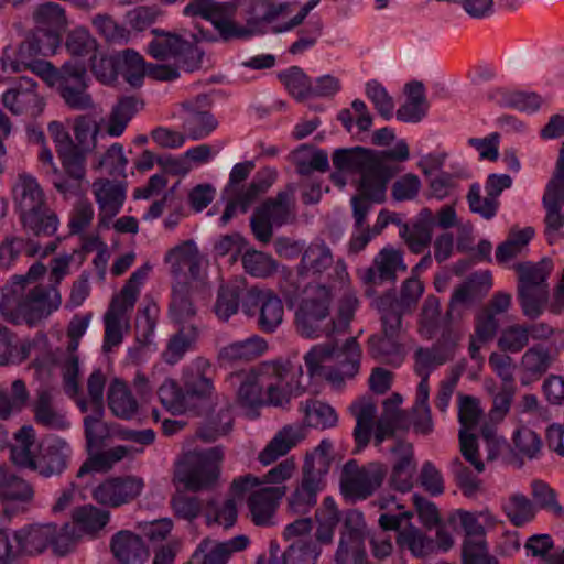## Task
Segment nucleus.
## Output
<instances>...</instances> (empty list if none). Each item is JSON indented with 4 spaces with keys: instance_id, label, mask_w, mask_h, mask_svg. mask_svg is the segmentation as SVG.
<instances>
[{
    "instance_id": "f257e3e1",
    "label": "nucleus",
    "mask_w": 564,
    "mask_h": 564,
    "mask_svg": "<svg viewBox=\"0 0 564 564\" xmlns=\"http://www.w3.org/2000/svg\"><path fill=\"white\" fill-rule=\"evenodd\" d=\"M105 381L100 369L94 371L88 378V398L77 401L83 412L91 411L84 420L88 458L78 470L77 479L79 486L91 487L93 498L101 505L106 501V425L102 422Z\"/></svg>"
},
{
    "instance_id": "f03ea898",
    "label": "nucleus",
    "mask_w": 564,
    "mask_h": 564,
    "mask_svg": "<svg viewBox=\"0 0 564 564\" xmlns=\"http://www.w3.org/2000/svg\"><path fill=\"white\" fill-rule=\"evenodd\" d=\"M45 270L44 264L37 262L26 275L14 276L0 289V312L6 319L33 325L61 306L62 297L55 286L45 289L36 283Z\"/></svg>"
},
{
    "instance_id": "7ed1b4c3",
    "label": "nucleus",
    "mask_w": 564,
    "mask_h": 564,
    "mask_svg": "<svg viewBox=\"0 0 564 564\" xmlns=\"http://www.w3.org/2000/svg\"><path fill=\"white\" fill-rule=\"evenodd\" d=\"M409 156L408 143L399 140L393 148L381 151L360 147L338 149L333 154V164L339 171L358 173V188H362L364 193L375 200H381L383 184H388L399 172L398 166L391 161L404 162Z\"/></svg>"
},
{
    "instance_id": "20e7f679",
    "label": "nucleus",
    "mask_w": 564,
    "mask_h": 564,
    "mask_svg": "<svg viewBox=\"0 0 564 564\" xmlns=\"http://www.w3.org/2000/svg\"><path fill=\"white\" fill-rule=\"evenodd\" d=\"M403 398L399 393H393L383 401V411L378 421L373 422L377 405L370 397H362L349 406L351 415L356 420L354 429V438L356 451L364 449L370 442L373 431L376 446L391 437L395 430L402 426L404 413L400 410Z\"/></svg>"
},
{
    "instance_id": "39448f33",
    "label": "nucleus",
    "mask_w": 564,
    "mask_h": 564,
    "mask_svg": "<svg viewBox=\"0 0 564 564\" xmlns=\"http://www.w3.org/2000/svg\"><path fill=\"white\" fill-rule=\"evenodd\" d=\"M34 440L35 433L30 425L17 432L11 447L12 462L21 467L37 470L46 477L62 473L72 456V448L66 441L47 437L39 446V454H35L37 447Z\"/></svg>"
},
{
    "instance_id": "423d86ee",
    "label": "nucleus",
    "mask_w": 564,
    "mask_h": 564,
    "mask_svg": "<svg viewBox=\"0 0 564 564\" xmlns=\"http://www.w3.org/2000/svg\"><path fill=\"white\" fill-rule=\"evenodd\" d=\"M332 452V442L322 440L305 455L301 478L286 500L289 510L305 514L316 505L318 494L326 487V477L333 463Z\"/></svg>"
},
{
    "instance_id": "0eeeda50",
    "label": "nucleus",
    "mask_w": 564,
    "mask_h": 564,
    "mask_svg": "<svg viewBox=\"0 0 564 564\" xmlns=\"http://www.w3.org/2000/svg\"><path fill=\"white\" fill-rule=\"evenodd\" d=\"M335 294L325 283H310L303 291L295 311V327L305 338H318L335 332L336 321L330 317Z\"/></svg>"
},
{
    "instance_id": "6e6552de",
    "label": "nucleus",
    "mask_w": 564,
    "mask_h": 564,
    "mask_svg": "<svg viewBox=\"0 0 564 564\" xmlns=\"http://www.w3.org/2000/svg\"><path fill=\"white\" fill-rule=\"evenodd\" d=\"M361 349L355 338L346 340L343 347L333 343L315 345L305 355L304 360L311 376L325 373L333 383H340L345 379L354 378L360 366Z\"/></svg>"
},
{
    "instance_id": "1a4fd4ad",
    "label": "nucleus",
    "mask_w": 564,
    "mask_h": 564,
    "mask_svg": "<svg viewBox=\"0 0 564 564\" xmlns=\"http://www.w3.org/2000/svg\"><path fill=\"white\" fill-rule=\"evenodd\" d=\"M47 130L67 173L76 180L82 177L85 156L96 149L97 126L84 118L76 120L74 127L76 145H74L68 130L62 122L52 121Z\"/></svg>"
},
{
    "instance_id": "9d476101",
    "label": "nucleus",
    "mask_w": 564,
    "mask_h": 564,
    "mask_svg": "<svg viewBox=\"0 0 564 564\" xmlns=\"http://www.w3.org/2000/svg\"><path fill=\"white\" fill-rule=\"evenodd\" d=\"M24 228L35 237H51L58 227L57 217L44 207V196L36 180L21 174L13 187Z\"/></svg>"
},
{
    "instance_id": "9b49d317",
    "label": "nucleus",
    "mask_w": 564,
    "mask_h": 564,
    "mask_svg": "<svg viewBox=\"0 0 564 564\" xmlns=\"http://www.w3.org/2000/svg\"><path fill=\"white\" fill-rule=\"evenodd\" d=\"M151 267L144 264L128 279L121 291L112 297L108 308V350L122 343L130 330V318L140 294V285L149 274Z\"/></svg>"
},
{
    "instance_id": "f8f14e48",
    "label": "nucleus",
    "mask_w": 564,
    "mask_h": 564,
    "mask_svg": "<svg viewBox=\"0 0 564 564\" xmlns=\"http://www.w3.org/2000/svg\"><path fill=\"white\" fill-rule=\"evenodd\" d=\"M223 456L218 447L189 452L176 465L175 479L192 491L210 488L219 476Z\"/></svg>"
},
{
    "instance_id": "ddd939ff",
    "label": "nucleus",
    "mask_w": 564,
    "mask_h": 564,
    "mask_svg": "<svg viewBox=\"0 0 564 564\" xmlns=\"http://www.w3.org/2000/svg\"><path fill=\"white\" fill-rule=\"evenodd\" d=\"M519 285L518 296L523 314L529 318H536L543 312L549 297L546 280L552 270L551 261L542 260L538 263L518 265Z\"/></svg>"
},
{
    "instance_id": "4468645a",
    "label": "nucleus",
    "mask_w": 564,
    "mask_h": 564,
    "mask_svg": "<svg viewBox=\"0 0 564 564\" xmlns=\"http://www.w3.org/2000/svg\"><path fill=\"white\" fill-rule=\"evenodd\" d=\"M154 39L149 42L147 53L158 61H175L186 72H194L202 65L203 52L193 42L184 36L153 29Z\"/></svg>"
},
{
    "instance_id": "2eb2a0df",
    "label": "nucleus",
    "mask_w": 564,
    "mask_h": 564,
    "mask_svg": "<svg viewBox=\"0 0 564 564\" xmlns=\"http://www.w3.org/2000/svg\"><path fill=\"white\" fill-rule=\"evenodd\" d=\"M386 475L387 469L380 463L359 465L349 460L343 467L340 492L350 502L366 500L381 487Z\"/></svg>"
},
{
    "instance_id": "dca6fc26",
    "label": "nucleus",
    "mask_w": 564,
    "mask_h": 564,
    "mask_svg": "<svg viewBox=\"0 0 564 564\" xmlns=\"http://www.w3.org/2000/svg\"><path fill=\"white\" fill-rule=\"evenodd\" d=\"M21 549L29 554H40L51 547L55 554H67L75 544L70 525L58 528L55 524H35L19 531Z\"/></svg>"
},
{
    "instance_id": "f3484780",
    "label": "nucleus",
    "mask_w": 564,
    "mask_h": 564,
    "mask_svg": "<svg viewBox=\"0 0 564 564\" xmlns=\"http://www.w3.org/2000/svg\"><path fill=\"white\" fill-rule=\"evenodd\" d=\"M242 308L248 316L257 315V326L267 334L274 333L283 322L284 305L269 289H249Z\"/></svg>"
},
{
    "instance_id": "a211bd4d",
    "label": "nucleus",
    "mask_w": 564,
    "mask_h": 564,
    "mask_svg": "<svg viewBox=\"0 0 564 564\" xmlns=\"http://www.w3.org/2000/svg\"><path fill=\"white\" fill-rule=\"evenodd\" d=\"M564 203V142L560 149L555 171L549 181L544 195L543 205L546 209L545 235L550 243L557 240L562 234L563 217L561 214Z\"/></svg>"
},
{
    "instance_id": "6ab92c4d",
    "label": "nucleus",
    "mask_w": 564,
    "mask_h": 564,
    "mask_svg": "<svg viewBox=\"0 0 564 564\" xmlns=\"http://www.w3.org/2000/svg\"><path fill=\"white\" fill-rule=\"evenodd\" d=\"M481 416L479 401L470 395H459L458 419L460 423L459 444L460 452L466 462L476 468L478 473L485 470V464L479 458L476 436L470 433L476 427Z\"/></svg>"
},
{
    "instance_id": "aec40b11",
    "label": "nucleus",
    "mask_w": 564,
    "mask_h": 564,
    "mask_svg": "<svg viewBox=\"0 0 564 564\" xmlns=\"http://www.w3.org/2000/svg\"><path fill=\"white\" fill-rule=\"evenodd\" d=\"M405 271L406 264L402 252L392 247H384L375 256L371 265L359 270L358 275L360 281L369 286L366 290V295L372 296L373 286L382 285L386 282L394 283L398 273Z\"/></svg>"
},
{
    "instance_id": "412c9836",
    "label": "nucleus",
    "mask_w": 564,
    "mask_h": 564,
    "mask_svg": "<svg viewBox=\"0 0 564 564\" xmlns=\"http://www.w3.org/2000/svg\"><path fill=\"white\" fill-rule=\"evenodd\" d=\"M276 174L272 170H264L253 177L247 186H238L230 193H225L228 203L220 217L221 225H226L238 213L245 214L260 195L265 193L274 183Z\"/></svg>"
},
{
    "instance_id": "4be33fe9",
    "label": "nucleus",
    "mask_w": 564,
    "mask_h": 564,
    "mask_svg": "<svg viewBox=\"0 0 564 564\" xmlns=\"http://www.w3.org/2000/svg\"><path fill=\"white\" fill-rule=\"evenodd\" d=\"M383 335L369 341L370 354L382 361L399 365L402 361V322L397 315L381 314Z\"/></svg>"
},
{
    "instance_id": "5701e85b",
    "label": "nucleus",
    "mask_w": 564,
    "mask_h": 564,
    "mask_svg": "<svg viewBox=\"0 0 564 564\" xmlns=\"http://www.w3.org/2000/svg\"><path fill=\"white\" fill-rule=\"evenodd\" d=\"M67 52L76 58L83 59L78 64L89 65L98 80H106V55L98 47L96 40L84 28H76L69 32L66 39Z\"/></svg>"
},
{
    "instance_id": "b1692460",
    "label": "nucleus",
    "mask_w": 564,
    "mask_h": 564,
    "mask_svg": "<svg viewBox=\"0 0 564 564\" xmlns=\"http://www.w3.org/2000/svg\"><path fill=\"white\" fill-rule=\"evenodd\" d=\"M296 471V463L293 457L280 462L268 470L262 477L247 474L235 478L230 485L234 496L241 498L246 492L262 487H286L285 482L292 479Z\"/></svg>"
},
{
    "instance_id": "393cba45",
    "label": "nucleus",
    "mask_w": 564,
    "mask_h": 564,
    "mask_svg": "<svg viewBox=\"0 0 564 564\" xmlns=\"http://www.w3.org/2000/svg\"><path fill=\"white\" fill-rule=\"evenodd\" d=\"M286 491L288 487L259 486L246 492L245 495H248L247 506L252 522L260 527L272 525L279 503Z\"/></svg>"
},
{
    "instance_id": "a878e982",
    "label": "nucleus",
    "mask_w": 564,
    "mask_h": 564,
    "mask_svg": "<svg viewBox=\"0 0 564 564\" xmlns=\"http://www.w3.org/2000/svg\"><path fill=\"white\" fill-rule=\"evenodd\" d=\"M424 288L422 282L412 276L406 279L400 291V297H395L392 292H387L375 300V306L380 314L397 315L402 322V315L411 313L423 294Z\"/></svg>"
},
{
    "instance_id": "bb28decb",
    "label": "nucleus",
    "mask_w": 564,
    "mask_h": 564,
    "mask_svg": "<svg viewBox=\"0 0 564 564\" xmlns=\"http://www.w3.org/2000/svg\"><path fill=\"white\" fill-rule=\"evenodd\" d=\"M248 544L246 535H237L224 542L206 538L197 545L189 564H227L234 553L245 550Z\"/></svg>"
},
{
    "instance_id": "cd10ccee",
    "label": "nucleus",
    "mask_w": 564,
    "mask_h": 564,
    "mask_svg": "<svg viewBox=\"0 0 564 564\" xmlns=\"http://www.w3.org/2000/svg\"><path fill=\"white\" fill-rule=\"evenodd\" d=\"M86 65L74 61L64 64V78L57 89L65 102L75 109H87L93 102L85 93Z\"/></svg>"
},
{
    "instance_id": "c85d7f7f",
    "label": "nucleus",
    "mask_w": 564,
    "mask_h": 564,
    "mask_svg": "<svg viewBox=\"0 0 564 564\" xmlns=\"http://www.w3.org/2000/svg\"><path fill=\"white\" fill-rule=\"evenodd\" d=\"M159 318V307L155 304L148 305L137 319L135 346L129 348L128 355L132 362L144 360L156 350L154 330Z\"/></svg>"
},
{
    "instance_id": "c756f323",
    "label": "nucleus",
    "mask_w": 564,
    "mask_h": 564,
    "mask_svg": "<svg viewBox=\"0 0 564 564\" xmlns=\"http://www.w3.org/2000/svg\"><path fill=\"white\" fill-rule=\"evenodd\" d=\"M306 437V429L300 424L285 425L279 430L272 440L259 453L258 460L269 466L280 457L285 456Z\"/></svg>"
},
{
    "instance_id": "7c9ffc66",
    "label": "nucleus",
    "mask_w": 564,
    "mask_h": 564,
    "mask_svg": "<svg viewBox=\"0 0 564 564\" xmlns=\"http://www.w3.org/2000/svg\"><path fill=\"white\" fill-rule=\"evenodd\" d=\"M165 262L170 264L171 272L175 276L188 275L192 280L202 278L203 257L192 240L169 250Z\"/></svg>"
},
{
    "instance_id": "2f4dec72",
    "label": "nucleus",
    "mask_w": 564,
    "mask_h": 564,
    "mask_svg": "<svg viewBox=\"0 0 564 564\" xmlns=\"http://www.w3.org/2000/svg\"><path fill=\"white\" fill-rule=\"evenodd\" d=\"M2 102L13 113L36 115L42 110V99L36 91V84L26 77L21 78L2 95Z\"/></svg>"
},
{
    "instance_id": "473e14b6",
    "label": "nucleus",
    "mask_w": 564,
    "mask_h": 564,
    "mask_svg": "<svg viewBox=\"0 0 564 564\" xmlns=\"http://www.w3.org/2000/svg\"><path fill=\"white\" fill-rule=\"evenodd\" d=\"M334 263L330 247L323 239H314L303 250L296 271L300 276L316 278L324 274Z\"/></svg>"
},
{
    "instance_id": "72a5a7b5",
    "label": "nucleus",
    "mask_w": 564,
    "mask_h": 564,
    "mask_svg": "<svg viewBox=\"0 0 564 564\" xmlns=\"http://www.w3.org/2000/svg\"><path fill=\"white\" fill-rule=\"evenodd\" d=\"M226 381L232 387L239 384L237 401L241 406L256 408L265 403L262 394V387L265 383L263 375L253 370L237 371L231 372Z\"/></svg>"
},
{
    "instance_id": "f704fd0d",
    "label": "nucleus",
    "mask_w": 564,
    "mask_h": 564,
    "mask_svg": "<svg viewBox=\"0 0 564 564\" xmlns=\"http://www.w3.org/2000/svg\"><path fill=\"white\" fill-rule=\"evenodd\" d=\"M111 552L117 564H144L149 557L142 539L129 531H121L112 538Z\"/></svg>"
},
{
    "instance_id": "c9c22d12",
    "label": "nucleus",
    "mask_w": 564,
    "mask_h": 564,
    "mask_svg": "<svg viewBox=\"0 0 564 564\" xmlns=\"http://www.w3.org/2000/svg\"><path fill=\"white\" fill-rule=\"evenodd\" d=\"M267 349V340L258 335H252L243 340L224 346L218 352V359L223 365L247 362L259 358Z\"/></svg>"
},
{
    "instance_id": "e433bc0d",
    "label": "nucleus",
    "mask_w": 564,
    "mask_h": 564,
    "mask_svg": "<svg viewBox=\"0 0 564 564\" xmlns=\"http://www.w3.org/2000/svg\"><path fill=\"white\" fill-rule=\"evenodd\" d=\"M110 63L115 74L122 76L129 85L133 87L142 85L148 63L139 52L126 48L112 55Z\"/></svg>"
},
{
    "instance_id": "4c0bfd02",
    "label": "nucleus",
    "mask_w": 564,
    "mask_h": 564,
    "mask_svg": "<svg viewBox=\"0 0 564 564\" xmlns=\"http://www.w3.org/2000/svg\"><path fill=\"white\" fill-rule=\"evenodd\" d=\"M392 452L398 455V459L391 471L390 486L400 492H408L413 487V477L416 469L412 446L399 443L392 448Z\"/></svg>"
},
{
    "instance_id": "58836bf2",
    "label": "nucleus",
    "mask_w": 564,
    "mask_h": 564,
    "mask_svg": "<svg viewBox=\"0 0 564 564\" xmlns=\"http://www.w3.org/2000/svg\"><path fill=\"white\" fill-rule=\"evenodd\" d=\"M210 364L205 358H196L183 369L182 382L186 395L207 398L214 391L212 379L207 377Z\"/></svg>"
},
{
    "instance_id": "ea45409f",
    "label": "nucleus",
    "mask_w": 564,
    "mask_h": 564,
    "mask_svg": "<svg viewBox=\"0 0 564 564\" xmlns=\"http://www.w3.org/2000/svg\"><path fill=\"white\" fill-rule=\"evenodd\" d=\"M406 100L397 110V118L400 121L416 123L420 122L429 110L425 88L421 82H411L405 85Z\"/></svg>"
},
{
    "instance_id": "a19ab883",
    "label": "nucleus",
    "mask_w": 564,
    "mask_h": 564,
    "mask_svg": "<svg viewBox=\"0 0 564 564\" xmlns=\"http://www.w3.org/2000/svg\"><path fill=\"white\" fill-rule=\"evenodd\" d=\"M40 53L32 37L25 40L19 45H8L1 54V67L3 72L20 73L36 59Z\"/></svg>"
},
{
    "instance_id": "79ce46f5",
    "label": "nucleus",
    "mask_w": 564,
    "mask_h": 564,
    "mask_svg": "<svg viewBox=\"0 0 564 564\" xmlns=\"http://www.w3.org/2000/svg\"><path fill=\"white\" fill-rule=\"evenodd\" d=\"M295 186L289 185L280 192L275 198L268 199L258 208L263 213L274 226H282L292 221L294 213Z\"/></svg>"
},
{
    "instance_id": "37998d69",
    "label": "nucleus",
    "mask_w": 564,
    "mask_h": 564,
    "mask_svg": "<svg viewBox=\"0 0 564 564\" xmlns=\"http://www.w3.org/2000/svg\"><path fill=\"white\" fill-rule=\"evenodd\" d=\"M554 357L549 348L541 345L529 348L521 357L520 368L523 372L521 382L528 384L530 381L540 379L552 366Z\"/></svg>"
},
{
    "instance_id": "c03bdc74",
    "label": "nucleus",
    "mask_w": 564,
    "mask_h": 564,
    "mask_svg": "<svg viewBox=\"0 0 564 564\" xmlns=\"http://www.w3.org/2000/svg\"><path fill=\"white\" fill-rule=\"evenodd\" d=\"M246 284L242 280H232L221 285L215 303V314L220 321H228L238 312L242 296L247 299Z\"/></svg>"
},
{
    "instance_id": "a18cd8bd",
    "label": "nucleus",
    "mask_w": 564,
    "mask_h": 564,
    "mask_svg": "<svg viewBox=\"0 0 564 564\" xmlns=\"http://www.w3.org/2000/svg\"><path fill=\"white\" fill-rule=\"evenodd\" d=\"M414 359L415 373L421 378V381L416 390H420V398L421 400H424L426 391H430V373L438 366L447 362L448 358L437 347L433 345L432 348H419L415 351Z\"/></svg>"
},
{
    "instance_id": "49530a36",
    "label": "nucleus",
    "mask_w": 564,
    "mask_h": 564,
    "mask_svg": "<svg viewBox=\"0 0 564 564\" xmlns=\"http://www.w3.org/2000/svg\"><path fill=\"white\" fill-rule=\"evenodd\" d=\"M452 520L460 523L466 538L486 536V528H494L498 522L488 509L475 512L458 509L452 514Z\"/></svg>"
},
{
    "instance_id": "de8ad7c7",
    "label": "nucleus",
    "mask_w": 564,
    "mask_h": 564,
    "mask_svg": "<svg viewBox=\"0 0 564 564\" xmlns=\"http://www.w3.org/2000/svg\"><path fill=\"white\" fill-rule=\"evenodd\" d=\"M101 243L97 240H90L84 243L82 250H75L72 254H64L55 258L52 263V279L58 283L64 276L70 272L73 264L79 267L84 261L85 253L98 250L97 257L94 262L97 267L104 262L102 250H99Z\"/></svg>"
},
{
    "instance_id": "09e8293b",
    "label": "nucleus",
    "mask_w": 564,
    "mask_h": 564,
    "mask_svg": "<svg viewBox=\"0 0 564 564\" xmlns=\"http://www.w3.org/2000/svg\"><path fill=\"white\" fill-rule=\"evenodd\" d=\"M143 481L134 476H122L108 479V507H119L137 498Z\"/></svg>"
},
{
    "instance_id": "8fccbe9b",
    "label": "nucleus",
    "mask_w": 564,
    "mask_h": 564,
    "mask_svg": "<svg viewBox=\"0 0 564 564\" xmlns=\"http://www.w3.org/2000/svg\"><path fill=\"white\" fill-rule=\"evenodd\" d=\"M183 108V128L192 140L205 139L217 128V120L208 111L196 110L189 102L184 104Z\"/></svg>"
},
{
    "instance_id": "3c124183",
    "label": "nucleus",
    "mask_w": 564,
    "mask_h": 564,
    "mask_svg": "<svg viewBox=\"0 0 564 564\" xmlns=\"http://www.w3.org/2000/svg\"><path fill=\"white\" fill-rule=\"evenodd\" d=\"M335 272L339 283L345 289V294L339 302L338 321L336 322V330L346 327L352 319L354 314L359 305L356 292L350 290V280L343 260H338L335 265Z\"/></svg>"
},
{
    "instance_id": "603ef678",
    "label": "nucleus",
    "mask_w": 564,
    "mask_h": 564,
    "mask_svg": "<svg viewBox=\"0 0 564 564\" xmlns=\"http://www.w3.org/2000/svg\"><path fill=\"white\" fill-rule=\"evenodd\" d=\"M0 498L8 505L24 503L33 498V490L28 482L0 467Z\"/></svg>"
},
{
    "instance_id": "864d4df0",
    "label": "nucleus",
    "mask_w": 564,
    "mask_h": 564,
    "mask_svg": "<svg viewBox=\"0 0 564 564\" xmlns=\"http://www.w3.org/2000/svg\"><path fill=\"white\" fill-rule=\"evenodd\" d=\"M34 348L33 343L18 340L7 327L0 325V365L22 362Z\"/></svg>"
},
{
    "instance_id": "5fc2aeb1",
    "label": "nucleus",
    "mask_w": 564,
    "mask_h": 564,
    "mask_svg": "<svg viewBox=\"0 0 564 564\" xmlns=\"http://www.w3.org/2000/svg\"><path fill=\"white\" fill-rule=\"evenodd\" d=\"M73 521L75 527H70V532L74 533L76 541L83 534L100 530L106 524V513L102 509L87 505L74 511Z\"/></svg>"
},
{
    "instance_id": "6e6d98bb",
    "label": "nucleus",
    "mask_w": 564,
    "mask_h": 564,
    "mask_svg": "<svg viewBox=\"0 0 564 564\" xmlns=\"http://www.w3.org/2000/svg\"><path fill=\"white\" fill-rule=\"evenodd\" d=\"M318 555L314 544L297 540L281 555L271 551L269 564H315Z\"/></svg>"
},
{
    "instance_id": "4d7b16f0",
    "label": "nucleus",
    "mask_w": 564,
    "mask_h": 564,
    "mask_svg": "<svg viewBox=\"0 0 564 564\" xmlns=\"http://www.w3.org/2000/svg\"><path fill=\"white\" fill-rule=\"evenodd\" d=\"M397 543L406 549L415 557H424L434 551V541L427 538L420 529L409 524L398 532Z\"/></svg>"
},
{
    "instance_id": "13d9d810",
    "label": "nucleus",
    "mask_w": 564,
    "mask_h": 564,
    "mask_svg": "<svg viewBox=\"0 0 564 564\" xmlns=\"http://www.w3.org/2000/svg\"><path fill=\"white\" fill-rule=\"evenodd\" d=\"M35 30H64L67 19L63 8L55 2L36 6L32 12Z\"/></svg>"
},
{
    "instance_id": "bf43d9fd",
    "label": "nucleus",
    "mask_w": 564,
    "mask_h": 564,
    "mask_svg": "<svg viewBox=\"0 0 564 564\" xmlns=\"http://www.w3.org/2000/svg\"><path fill=\"white\" fill-rule=\"evenodd\" d=\"M208 527L218 525L229 529L235 525L238 517L237 505L232 498L223 501H209L204 512Z\"/></svg>"
},
{
    "instance_id": "052dcab7",
    "label": "nucleus",
    "mask_w": 564,
    "mask_h": 564,
    "mask_svg": "<svg viewBox=\"0 0 564 564\" xmlns=\"http://www.w3.org/2000/svg\"><path fill=\"white\" fill-rule=\"evenodd\" d=\"M108 406L116 416L126 420L132 417L138 408L128 387L117 380L113 381L108 393Z\"/></svg>"
},
{
    "instance_id": "680f3d73",
    "label": "nucleus",
    "mask_w": 564,
    "mask_h": 564,
    "mask_svg": "<svg viewBox=\"0 0 564 564\" xmlns=\"http://www.w3.org/2000/svg\"><path fill=\"white\" fill-rule=\"evenodd\" d=\"M305 423L314 429L325 430L336 425L335 410L321 401L310 400L302 406Z\"/></svg>"
},
{
    "instance_id": "e2e57ef3",
    "label": "nucleus",
    "mask_w": 564,
    "mask_h": 564,
    "mask_svg": "<svg viewBox=\"0 0 564 564\" xmlns=\"http://www.w3.org/2000/svg\"><path fill=\"white\" fill-rule=\"evenodd\" d=\"M265 373L274 376V381L267 383V398L264 404L283 406L289 403L291 393L286 387V370L281 366H270Z\"/></svg>"
},
{
    "instance_id": "0e129e2a",
    "label": "nucleus",
    "mask_w": 564,
    "mask_h": 564,
    "mask_svg": "<svg viewBox=\"0 0 564 564\" xmlns=\"http://www.w3.org/2000/svg\"><path fill=\"white\" fill-rule=\"evenodd\" d=\"M280 80L291 96L297 100L311 97L312 82L299 66H292L279 74Z\"/></svg>"
},
{
    "instance_id": "69168bd1",
    "label": "nucleus",
    "mask_w": 564,
    "mask_h": 564,
    "mask_svg": "<svg viewBox=\"0 0 564 564\" xmlns=\"http://www.w3.org/2000/svg\"><path fill=\"white\" fill-rule=\"evenodd\" d=\"M137 104L135 98L123 97L113 106L108 119V135L119 137L123 133L137 110Z\"/></svg>"
},
{
    "instance_id": "338daca9",
    "label": "nucleus",
    "mask_w": 564,
    "mask_h": 564,
    "mask_svg": "<svg viewBox=\"0 0 564 564\" xmlns=\"http://www.w3.org/2000/svg\"><path fill=\"white\" fill-rule=\"evenodd\" d=\"M533 236L534 230L531 227L521 230H512L508 239L498 246L496 251L497 261L503 263L516 258L521 253Z\"/></svg>"
},
{
    "instance_id": "774afa93",
    "label": "nucleus",
    "mask_w": 564,
    "mask_h": 564,
    "mask_svg": "<svg viewBox=\"0 0 564 564\" xmlns=\"http://www.w3.org/2000/svg\"><path fill=\"white\" fill-rule=\"evenodd\" d=\"M324 24L321 18H311L308 22L297 31V39L289 47V53L301 55L313 48L323 34Z\"/></svg>"
}]
</instances>
